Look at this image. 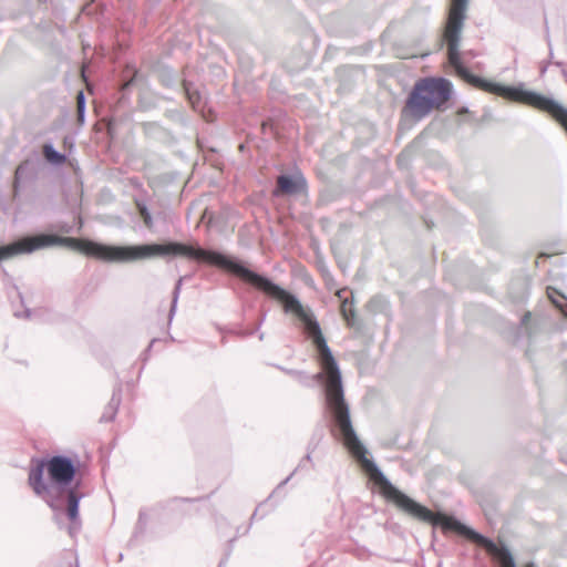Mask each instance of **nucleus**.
Returning <instances> with one entry per match:
<instances>
[{"instance_id":"f257e3e1","label":"nucleus","mask_w":567,"mask_h":567,"mask_svg":"<svg viewBox=\"0 0 567 567\" xmlns=\"http://www.w3.org/2000/svg\"><path fill=\"white\" fill-rule=\"evenodd\" d=\"M323 372L312 377L313 381H320L326 375L324 394L326 405L329 410L333 429L332 433L338 436L350 451V453L362 464L371 474V477L381 486L385 497L394 502L401 509L412 516L431 523L433 526H440L443 530L455 532L471 542L482 546L486 551L493 555L501 567H516L513 555L505 546L497 547L496 544L462 524L453 516L444 514H434L425 506L416 503L408 495L399 491L382 473L375 463L367 457V450L360 442L351 422L350 408L344 400V392L341 380V372L334 358H319Z\"/></svg>"},{"instance_id":"f03ea898","label":"nucleus","mask_w":567,"mask_h":567,"mask_svg":"<svg viewBox=\"0 0 567 567\" xmlns=\"http://www.w3.org/2000/svg\"><path fill=\"white\" fill-rule=\"evenodd\" d=\"M76 474L73 461L68 456L55 455L49 461L32 458L28 482L33 492L53 511H61L66 504V515L72 523L70 533L79 530V504L83 497L76 487L69 488Z\"/></svg>"},{"instance_id":"7ed1b4c3","label":"nucleus","mask_w":567,"mask_h":567,"mask_svg":"<svg viewBox=\"0 0 567 567\" xmlns=\"http://www.w3.org/2000/svg\"><path fill=\"white\" fill-rule=\"evenodd\" d=\"M453 85L444 78H424L415 82L405 103L414 118L427 116L433 109H441L451 97Z\"/></svg>"},{"instance_id":"20e7f679","label":"nucleus","mask_w":567,"mask_h":567,"mask_svg":"<svg viewBox=\"0 0 567 567\" xmlns=\"http://www.w3.org/2000/svg\"><path fill=\"white\" fill-rule=\"evenodd\" d=\"M51 246H66L69 248L82 251L87 256H91V240H80L72 237L41 234L25 237L12 244L1 246L0 261L10 259L20 254H30L38 249H43Z\"/></svg>"},{"instance_id":"39448f33","label":"nucleus","mask_w":567,"mask_h":567,"mask_svg":"<svg viewBox=\"0 0 567 567\" xmlns=\"http://www.w3.org/2000/svg\"><path fill=\"white\" fill-rule=\"evenodd\" d=\"M307 183L302 176L279 175L277 187L272 190V196L297 195L306 189Z\"/></svg>"},{"instance_id":"423d86ee","label":"nucleus","mask_w":567,"mask_h":567,"mask_svg":"<svg viewBox=\"0 0 567 567\" xmlns=\"http://www.w3.org/2000/svg\"><path fill=\"white\" fill-rule=\"evenodd\" d=\"M121 404V388L113 391L112 398L104 409V412L100 419L101 422H110L115 419L118 406Z\"/></svg>"},{"instance_id":"0eeeda50","label":"nucleus","mask_w":567,"mask_h":567,"mask_svg":"<svg viewBox=\"0 0 567 567\" xmlns=\"http://www.w3.org/2000/svg\"><path fill=\"white\" fill-rule=\"evenodd\" d=\"M183 86L192 106L194 109H200L203 106V96L200 92L187 81H184Z\"/></svg>"},{"instance_id":"6e6552de","label":"nucleus","mask_w":567,"mask_h":567,"mask_svg":"<svg viewBox=\"0 0 567 567\" xmlns=\"http://www.w3.org/2000/svg\"><path fill=\"white\" fill-rule=\"evenodd\" d=\"M43 155L45 159L52 165H62L66 161V156L58 152L52 144L43 145Z\"/></svg>"},{"instance_id":"1a4fd4ad","label":"nucleus","mask_w":567,"mask_h":567,"mask_svg":"<svg viewBox=\"0 0 567 567\" xmlns=\"http://www.w3.org/2000/svg\"><path fill=\"white\" fill-rule=\"evenodd\" d=\"M182 281H183L182 278L178 279V281L175 285L174 291H173L172 305H171V309H169V313H168V324L172 323L173 318L176 313L177 302H178V298H179V293H181V289H182Z\"/></svg>"},{"instance_id":"9d476101","label":"nucleus","mask_w":567,"mask_h":567,"mask_svg":"<svg viewBox=\"0 0 567 567\" xmlns=\"http://www.w3.org/2000/svg\"><path fill=\"white\" fill-rule=\"evenodd\" d=\"M136 205H137L138 213L141 214L145 226L147 228H152L153 227V218H152L151 213L148 212L146 205L143 203H138V202L136 203Z\"/></svg>"},{"instance_id":"9b49d317","label":"nucleus","mask_w":567,"mask_h":567,"mask_svg":"<svg viewBox=\"0 0 567 567\" xmlns=\"http://www.w3.org/2000/svg\"><path fill=\"white\" fill-rule=\"evenodd\" d=\"M76 104H78V117L80 122L84 121L85 116V96L82 91L78 93L76 96Z\"/></svg>"},{"instance_id":"f8f14e48","label":"nucleus","mask_w":567,"mask_h":567,"mask_svg":"<svg viewBox=\"0 0 567 567\" xmlns=\"http://www.w3.org/2000/svg\"><path fill=\"white\" fill-rule=\"evenodd\" d=\"M341 311L347 322L349 324H353L354 311L352 309L347 308V301L342 303Z\"/></svg>"},{"instance_id":"ddd939ff","label":"nucleus","mask_w":567,"mask_h":567,"mask_svg":"<svg viewBox=\"0 0 567 567\" xmlns=\"http://www.w3.org/2000/svg\"><path fill=\"white\" fill-rule=\"evenodd\" d=\"M548 297L551 299L553 303L565 313L564 303L557 297H554V295L550 293L549 291H548Z\"/></svg>"},{"instance_id":"4468645a","label":"nucleus","mask_w":567,"mask_h":567,"mask_svg":"<svg viewBox=\"0 0 567 567\" xmlns=\"http://www.w3.org/2000/svg\"><path fill=\"white\" fill-rule=\"evenodd\" d=\"M56 229H59L62 233L69 234L72 231V226L69 224H62V225L56 226Z\"/></svg>"},{"instance_id":"2eb2a0df","label":"nucleus","mask_w":567,"mask_h":567,"mask_svg":"<svg viewBox=\"0 0 567 567\" xmlns=\"http://www.w3.org/2000/svg\"><path fill=\"white\" fill-rule=\"evenodd\" d=\"M530 318V312H526L523 317H522V320H520V323L523 326H525L527 323V321L529 320Z\"/></svg>"},{"instance_id":"dca6fc26","label":"nucleus","mask_w":567,"mask_h":567,"mask_svg":"<svg viewBox=\"0 0 567 567\" xmlns=\"http://www.w3.org/2000/svg\"><path fill=\"white\" fill-rule=\"evenodd\" d=\"M23 169H24V168H23V166H22V165H20V166L17 168V171H16V178H19V177H20V175H21V173L23 172Z\"/></svg>"},{"instance_id":"f3484780","label":"nucleus","mask_w":567,"mask_h":567,"mask_svg":"<svg viewBox=\"0 0 567 567\" xmlns=\"http://www.w3.org/2000/svg\"><path fill=\"white\" fill-rule=\"evenodd\" d=\"M311 452H312V451H309V452L307 453L306 457H305V460H306L307 462H311V461H312V460H311Z\"/></svg>"},{"instance_id":"a211bd4d","label":"nucleus","mask_w":567,"mask_h":567,"mask_svg":"<svg viewBox=\"0 0 567 567\" xmlns=\"http://www.w3.org/2000/svg\"><path fill=\"white\" fill-rule=\"evenodd\" d=\"M265 318H266V313L262 315V318H261V320L258 323V328L262 324V322L265 321Z\"/></svg>"},{"instance_id":"6ab92c4d","label":"nucleus","mask_w":567,"mask_h":567,"mask_svg":"<svg viewBox=\"0 0 567 567\" xmlns=\"http://www.w3.org/2000/svg\"><path fill=\"white\" fill-rule=\"evenodd\" d=\"M156 341H157V339H153V340L151 341V343H150V346H148V349H147V350H150Z\"/></svg>"},{"instance_id":"aec40b11","label":"nucleus","mask_w":567,"mask_h":567,"mask_svg":"<svg viewBox=\"0 0 567 567\" xmlns=\"http://www.w3.org/2000/svg\"><path fill=\"white\" fill-rule=\"evenodd\" d=\"M259 339H260V340H262V339H264V333H262V332L259 334Z\"/></svg>"},{"instance_id":"412c9836","label":"nucleus","mask_w":567,"mask_h":567,"mask_svg":"<svg viewBox=\"0 0 567 567\" xmlns=\"http://www.w3.org/2000/svg\"><path fill=\"white\" fill-rule=\"evenodd\" d=\"M219 567H221V564L219 565Z\"/></svg>"}]
</instances>
